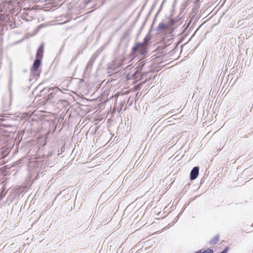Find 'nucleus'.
<instances>
[{"instance_id": "obj_1", "label": "nucleus", "mask_w": 253, "mask_h": 253, "mask_svg": "<svg viewBox=\"0 0 253 253\" xmlns=\"http://www.w3.org/2000/svg\"><path fill=\"white\" fill-rule=\"evenodd\" d=\"M132 50L134 54L144 55L148 51V47L141 43H137L132 47Z\"/></svg>"}, {"instance_id": "obj_2", "label": "nucleus", "mask_w": 253, "mask_h": 253, "mask_svg": "<svg viewBox=\"0 0 253 253\" xmlns=\"http://www.w3.org/2000/svg\"><path fill=\"white\" fill-rule=\"evenodd\" d=\"M199 175V168L195 167L193 168L190 172V179L191 180L195 179Z\"/></svg>"}, {"instance_id": "obj_3", "label": "nucleus", "mask_w": 253, "mask_h": 253, "mask_svg": "<svg viewBox=\"0 0 253 253\" xmlns=\"http://www.w3.org/2000/svg\"><path fill=\"white\" fill-rule=\"evenodd\" d=\"M43 53V47L42 45L40 46L38 49L37 53H36V57L37 59H42V58Z\"/></svg>"}, {"instance_id": "obj_4", "label": "nucleus", "mask_w": 253, "mask_h": 253, "mask_svg": "<svg viewBox=\"0 0 253 253\" xmlns=\"http://www.w3.org/2000/svg\"><path fill=\"white\" fill-rule=\"evenodd\" d=\"M41 63V59H36V60L34 61L33 67L32 68V70L33 71H36L38 70L39 67H40Z\"/></svg>"}, {"instance_id": "obj_5", "label": "nucleus", "mask_w": 253, "mask_h": 253, "mask_svg": "<svg viewBox=\"0 0 253 253\" xmlns=\"http://www.w3.org/2000/svg\"><path fill=\"white\" fill-rule=\"evenodd\" d=\"M133 78L135 80V82L140 81L142 78V75L140 72L136 71L133 74Z\"/></svg>"}, {"instance_id": "obj_6", "label": "nucleus", "mask_w": 253, "mask_h": 253, "mask_svg": "<svg viewBox=\"0 0 253 253\" xmlns=\"http://www.w3.org/2000/svg\"><path fill=\"white\" fill-rule=\"evenodd\" d=\"M151 39V36L150 35H147L144 39V41L143 42H141L143 45L146 46V47H148L149 43Z\"/></svg>"}, {"instance_id": "obj_7", "label": "nucleus", "mask_w": 253, "mask_h": 253, "mask_svg": "<svg viewBox=\"0 0 253 253\" xmlns=\"http://www.w3.org/2000/svg\"><path fill=\"white\" fill-rule=\"evenodd\" d=\"M219 241V237L218 235H216L213 237L210 241V244L211 245H214L216 244Z\"/></svg>"}, {"instance_id": "obj_8", "label": "nucleus", "mask_w": 253, "mask_h": 253, "mask_svg": "<svg viewBox=\"0 0 253 253\" xmlns=\"http://www.w3.org/2000/svg\"><path fill=\"white\" fill-rule=\"evenodd\" d=\"M168 28L169 26L163 23H160L158 25V29H159L166 30L168 29Z\"/></svg>"}, {"instance_id": "obj_9", "label": "nucleus", "mask_w": 253, "mask_h": 253, "mask_svg": "<svg viewBox=\"0 0 253 253\" xmlns=\"http://www.w3.org/2000/svg\"><path fill=\"white\" fill-rule=\"evenodd\" d=\"M213 251L211 249H208L205 251L202 250L198 251L196 253H213Z\"/></svg>"}, {"instance_id": "obj_10", "label": "nucleus", "mask_w": 253, "mask_h": 253, "mask_svg": "<svg viewBox=\"0 0 253 253\" xmlns=\"http://www.w3.org/2000/svg\"><path fill=\"white\" fill-rule=\"evenodd\" d=\"M98 0H85L86 4L92 3L93 5H96V2Z\"/></svg>"}, {"instance_id": "obj_11", "label": "nucleus", "mask_w": 253, "mask_h": 253, "mask_svg": "<svg viewBox=\"0 0 253 253\" xmlns=\"http://www.w3.org/2000/svg\"><path fill=\"white\" fill-rule=\"evenodd\" d=\"M228 250V247H226L224 250L221 252L220 253H227V251Z\"/></svg>"}]
</instances>
